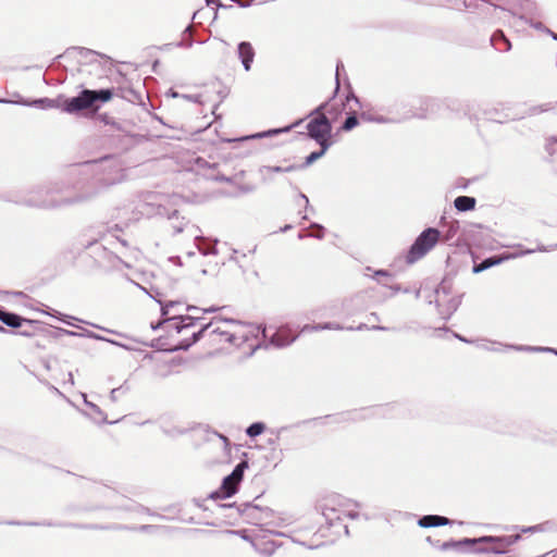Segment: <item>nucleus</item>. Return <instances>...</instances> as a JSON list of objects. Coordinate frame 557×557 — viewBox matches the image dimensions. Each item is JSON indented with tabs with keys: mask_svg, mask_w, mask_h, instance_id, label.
<instances>
[{
	"mask_svg": "<svg viewBox=\"0 0 557 557\" xmlns=\"http://www.w3.org/2000/svg\"><path fill=\"white\" fill-rule=\"evenodd\" d=\"M198 315H173L164 319L152 329L163 327L171 339V349H188L206 332L212 327V323L202 325L198 331L194 330L195 322L200 320Z\"/></svg>",
	"mask_w": 557,
	"mask_h": 557,
	"instance_id": "1",
	"label": "nucleus"
},
{
	"mask_svg": "<svg viewBox=\"0 0 557 557\" xmlns=\"http://www.w3.org/2000/svg\"><path fill=\"white\" fill-rule=\"evenodd\" d=\"M361 505L350 498L342 495H330L321 504L322 515L326 523L331 527H337L335 534L348 535V527L343 523L345 518L358 519Z\"/></svg>",
	"mask_w": 557,
	"mask_h": 557,
	"instance_id": "2",
	"label": "nucleus"
},
{
	"mask_svg": "<svg viewBox=\"0 0 557 557\" xmlns=\"http://www.w3.org/2000/svg\"><path fill=\"white\" fill-rule=\"evenodd\" d=\"M227 533L237 535L244 541L249 542L255 552L263 557H271L280 546L273 540L269 539V535L286 536L284 532L275 531L273 528L231 530L227 531Z\"/></svg>",
	"mask_w": 557,
	"mask_h": 557,
	"instance_id": "3",
	"label": "nucleus"
},
{
	"mask_svg": "<svg viewBox=\"0 0 557 557\" xmlns=\"http://www.w3.org/2000/svg\"><path fill=\"white\" fill-rule=\"evenodd\" d=\"M433 294L437 311L443 319H449L461 304L462 296L455 293L450 278H444ZM429 302L432 304L433 300L430 299Z\"/></svg>",
	"mask_w": 557,
	"mask_h": 557,
	"instance_id": "4",
	"label": "nucleus"
},
{
	"mask_svg": "<svg viewBox=\"0 0 557 557\" xmlns=\"http://www.w3.org/2000/svg\"><path fill=\"white\" fill-rule=\"evenodd\" d=\"M211 323L210 336L220 337V342L239 345L240 342H245L249 337L250 332L246 330L247 326L234 320L214 319Z\"/></svg>",
	"mask_w": 557,
	"mask_h": 557,
	"instance_id": "5",
	"label": "nucleus"
},
{
	"mask_svg": "<svg viewBox=\"0 0 557 557\" xmlns=\"http://www.w3.org/2000/svg\"><path fill=\"white\" fill-rule=\"evenodd\" d=\"M113 94L110 89L100 90H82L76 97L70 98L63 103V111L70 114L77 113L85 109L96 108L97 101L108 102L112 99Z\"/></svg>",
	"mask_w": 557,
	"mask_h": 557,
	"instance_id": "6",
	"label": "nucleus"
},
{
	"mask_svg": "<svg viewBox=\"0 0 557 557\" xmlns=\"http://www.w3.org/2000/svg\"><path fill=\"white\" fill-rule=\"evenodd\" d=\"M327 102L321 103L309 115H315L310 122L307 124L308 135L310 138L314 139L319 145L331 144V133H332V124L326 115L323 113V110L326 108Z\"/></svg>",
	"mask_w": 557,
	"mask_h": 557,
	"instance_id": "7",
	"label": "nucleus"
},
{
	"mask_svg": "<svg viewBox=\"0 0 557 557\" xmlns=\"http://www.w3.org/2000/svg\"><path fill=\"white\" fill-rule=\"evenodd\" d=\"M440 235V231L436 228L424 230L410 247L407 261L413 263L424 257L437 244Z\"/></svg>",
	"mask_w": 557,
	"mask_h": 557,
	"instance_id": "8",
	"label": "nucleus"
},
{
	"mask_svg": "<svg viewBox=\"0 0 557 557\" xmlns=\"http://www.w3.org/2000/svg\"><path fill=\"white\" fill-rule=\"evenodd\" d=\"M82 201L81 197L77 198H57L49 189H37L33 191L32 198L27 201L29 206L40 208H59L62 206L73 205Z\"/></svg>",
	"mask_w": 557,
	"mask_h": 557,
	"instance_id": "9",
	"label": "nucleus"
},
{
	"mask_svg": "<svg viewBox=\"0 0 557 557\" xmlns=\"http://www.w3.org/2000/svg\"><path fill=\"white\" fill-rule=\"evenodd\" d=\"M520 539V534L509 536H482L475 539V545L488 543L491 544V546H480L476 547L474 550L476 553L505 554L507 552V548L517 543Z\"/></svg>",
	"mask_w": 557,
	"mask_h": 557,
	"instance_id": "10",
	"label": "nucleus"
},
{
	"mask_svg": "<svg viewBox=\"0 0 557 557\" xmlns=\"http://www.w3.org/2000/svg\"><path fill=\"white\" fill-rule=\"evenodd\" d=\"M248 468L247 461L239 462L231 474L223 479L220 491L212 493V497L227 498L233 496L237 491V485L243 480L244 471Z\"/></svg>",
	"mask_w": 557,
	"mask_h": 557,
	"instance_id": "11",
	"label": "nucleus"
},
{
	"mask_svg": "<svg viewBox=\"0 0 557 557\" xmlns=\"http://www.w3.org/2000/svg\"><path fill=\"white\" fill-rule=\"evenodd\" d=\"M242 515L247 522L257 525V529H272L274 527H280V523H275L270 519L273 512L268 508L262 509L255 505H246Z\"/></svg>",
	"mask_w": 557,
	"mask_h": 557,
	"instance_id": "12",
	"label": "nucleus"
},
{
	"mask_svg": "<svg viewBox=\"0 0 557 557\" xmlns=\"http://www.w3.org/2000/svg\"><path fill=\"white\" fill-rule=\"evenodd\" d=\"M289 537L292 542L307 549H317L324 545L322 535L319 532H313L311 529L295 531Z\"/></svg>",
	"mask_w": 557,
	"mask_h": 557,
	"instance_id": "13",
	"label": "nucleus"
},
{
	"mask_svg": "<svg viewBox=\"0 0 557 557\" xmlns=\"http://www.w3.org/2000/svg\"><path fill=\"white\" fill-rule=\"evenodd\" d=\"M0 103H13V104H18V106H24V107H36V108H42V109L57 107L55 101L52 99H49V98H40V99L32 100V101L25 100V99H20V100L0 99Z\"/></svg>",
	"mask_w": 557,
	"mask_h": 557,
	"instance_id": "14",
	"label": "nucleus"
},
{
	"mask_svg": "<svg viewBox=\"0 0 557 557\" xmlns=\"http://www.w3.org/2000/svg\"><path fill=\"white\" fill-rule=\"evenodd\" d=\"M156 214L161 215V216H166L169 220L173 221L172 227L176 233L183 232L185 230V227L187 226V222L185 221L184 218H182L181 221H176V220H178L177 219L178 211L176 209H174L172 212H170L165 209V207L162 203L158 205V211L156 212Z\"/></svg>",
	"mask_w": 557,
	"mask_h": 557,
	"instance_id": "15",
	"label": "nucleus"
},
{
	"mask_svg": "<svg viewBox=\"0 0 557 557\" xmlns=\"http://www.w3.org/2000/svg\"><path fill=\"white\" fill-rule=\"evenodd\" d=\"M237 52L244 69L246 71H249L251 69V63L255 58V51L252 46L247 41H243L238 45Z\"/></svg>",
	"mask_w": 557,
	"mask_h": 557,
	"instance_id": "16",
	"label": "nucleus"
},
{
	"mask_svg": "<svg viewBox=\"0 0 557 557\" xmlns=\"http://www.w3.org/2000/svg\"><path fill=\"white\" fill-rule=\"evenodd\" d=\"M86 407L88 410H82L81 412L88 417L90 420H92L97 424H104L108 423V419L106 413L100 409L99 406L91 401H86Z\"/></svg>",
	"mask_w": 557,
	"mask_h": 557,
	"instance_id": "17",
	"label": "nucleus"
},
{
	"mask_svg": "<svg viewBox=\"0 0 557 557\" xmlns=\"http://www.w3.org/2000/svg\"><path fill=\"white\" fill-rule=\"evenodd\" d=\"M476 347L482 349V350H486V351L500 352V351H504L506 349L519 350L518 348L520 346L504 345V344H502L499 342L484 339V341L478 342L476 343ZM520 350L521 351H525L524 349H520Z\"/></svg>",
	"mask_w": 557,
	"mask_h": 557,
	"instance_id": "18",
	"label": "nucleus"
},
{
	"mask_svg": "<svg viewBox=\"0 0 557 557\" xmlns=\"http://www.w3.org/2000/svg\"><path fill=\"white\" fill-rule=\"evenodd\" d=\"M449 523L450 521L448 518L436 515L423 516L418 520V525L421 528L442 527Z\"/></svg>",
	"mask_w": 557,
	"mask_h": 557,
	"instance_id": "19",
	"label": "nucleus"
},
{
	"mask_svg": "<svg viewBox=\"0 0 557 557\" xmlns=\"http://www.w3.org/2000/svg\"><path fill=\"white\" fill-rule=\"evenodd\" d=\"M475 545V539H463L460 541H448L444 542L438 545V548L443 552L449 550V549H456L461 550L465 547H471Z\"/></svg>",
	"mask_w": 557,
	"mask_h": 557,
	"instance_id": "20",
	"label": "nucleus"
},
{
	"mask_svg": "<svg viewBox=\"0 0 557 557\" xmlns=\"http://www.w3.org/2000/svg\"><path fill=\"white\" fill-rule=\"evenodd\" d=\"M60 332L66 336H71V337H88V338H92V339H97V341H106L111 344L117 345L116 342H114L112 339H108V338H106L101 335H98L88 330H84V332L78 333V332H74V331H70V330H65V329H60Z\"/></svg>",
	"mask_w": 557,
	"mask_h": 557,
	"instance_id": "21",
	"label": "nucleus"
},
{
	"mask_svg": "<svg viewBox=\"0 0 557 557\" xmlns=\"http://www.w3.org/2000/svg\"><path fill=\"white\" fill-rule=\"evenodd\" d=\"M509 260V257H492L483 260L481 263L473 267V273H481L493 265L500 264L502 262Z\"/></svg>",
	"mask_w": 557,
	"mask_h": 557,
	"instance_id": "22",
	"label": "nucleus"
},
{
	"mask_svg": "<svg viewBox=\"0 0 557 557\" xmlns=\"http://www.w3.org/2000/svg\"><path fill=\"white\" fill-rule=\"evenodd\" d=\"M556 248H557V244L550 245V246L537 245L536 248L527 249V250H519V251L510 253V255H505L504 257H509V259H515V258H520V257L525 256V255L534 253L536 251H539V252L552 251V250H554Z\"/></svg>",
	"mask_w": 557,
	"mask_h": 557,
	"instance_id": "23",
	"label": "nucleus"
},
{
	"mask_svg": "<svg viewBox=\"0 0 557 557\" xmlns=\"http://www.w3.org/2000/svg\"><path fill=\"white\" fill-rule=\"evenodd\" d=\"M0 321L10 327H18L21 326L22 318L15 313L0 309Z\"/></svg>",
	"mask_w": 557,
	"mask_h": 557,
	"instance_id": "24",
	"label": "nucleus"
},
{
	"mask_svg": "<svg viewBox=\"0 0 557 557\" xmlns=\"http://www.w3.org/2000/svg\"><path fill=\"white\" fill-rule=\"evenodd\" d=\"M454 206L458 211H469L474 208L475 199L469 196H459L455 199Z\"/></svg>",
	"mask_w": 557,
	"mask_h": 557,
	"instance_id": "25",
	"label": "nucleus"
},
{
	"mask_svg": "<svg viewBox=\"0 0 557 557\" xmlns=\"http://www.w3.org/2000/svg\"><path fill=\"white\" fill-rule=\"evenodd\" d=\"M492 45L499 50L508 51L511 48L509 40L502 32H496L491 38Z\"/></svg>",
	"mask_w": 557,
	"mask_h": 557,
	"instance_id": "26",
	"label": "nucleus"
},
{
	"mask_svg": "<svg viewBox=\"0 0 557 557\" xmlns=\"http://www.w3.org/2000/svg\"><path fill=\"white\" fill-rule=\"evenodd\" d=\"M323 330H343V326L338 323H323V324H315V325H305L301 329V333H310V332H318Z\"/></svg>",
	"mask_w": 557,
	"mask_h": 557,
	"instance_id": "27",
	"label": "nucleus"
},
{
	"mask_svg": "<svg viewBox=\"0 0 557 557\" xmlns=\"http://www.w3.org/2000/svg\"><path fill=\"white\" fill-rule=\"evenodd\" d=\"M361 119L364 121L373 122V123H377V124L397 123L400 121L399 119L387 117L384 115L372 116V115H368L366 113L361 114Z\"/></svg>",
	"mask_w": 557,
	"mask_h": 557,
	"instance_id": "28",
	"label": "nucleus"
},
{
	"mask_svg": "<svg viewBox=\"0 0 557 557\" xmlns=\"http://www.w3.org/2000/svg\"><path fill=\"white\" fill-rule=\"evenodd\" d=\"M320 147H321V149L319 151L311 152L306 158V162H305L306 166L312 164L314 161H317L318 159L323 157L325 154V152L327 151V149L331 147V144L320 145Z\"/></svg>",
	"mask_w": 557,
	"mask_h": 557,
	"instance_id": "29",
	"label": "nucleus"
},
{
	"mask_svg": "<svg viewBox=\"0 0 557 557\" xmlns=\"http://www.w3.org/2000/svg\"><path fill=\"white\" fill-rule=\"evenodd\" d=\"M295 168L293 165L290 166H287V168H282V166H262L260 168L259 172L260 174L265 177L267 175H269L270 173H281V172H290L293 171Z\"/></svg>",
	"mask_w": 557,
	"mask_h": 557,
	"instance_id": "30",
	"label": "nucleus"
},
{
	"mask_svg": "<svg viewBox=\"0 0 557 557\" xmlns=\"http://www.w3.org/2000/svg\"><path fill=\"white\" fill-rule=\"evenodd\" d=\"M264 429L265 425L262 422H255L247 428L246 434L250 437H256L260 435Z\"/></svg>",
	"mask_w": 557,
	"mask_h": 557,
	"instance_id": "31",
	"label": "nucleus"
},
{
	"mask_svg": "<svg viewBox=\"0 0 557 557\" xmlns=\"http://www.w3.org/2000/svg\"><path fill=\"white\" fill-rule=\"evenodd\" d=\"M301 123V120L297 121L296 123L289 125V126H286V127H283V128H277V129H270L268 132H264L263 134H260L258 135L259 137H264V136H272V135H275V134H280V133H287L289 132L294 126L298 125Z\"/></svg>",
	"mask_w": 557,
	"mask_h": 557,
	"instance_id": "32",
	"label": "nucleus"
},
{
	"mask_svg": "<svg viewBox=\"0 0 557 557\" xmlns=\"http://www.w3.org/2000/svg\"><path fill=\"white\" fill-rule=\"evenodd\" d=\"M187 311L191 312L190 315H198L200 317L199 313H211V312H215L218 310V308L215 307H209V308H205V309H200L198 307H195V306H188L186 308Z\"/></svg>",
	"mask_w": 557,
	"mask_h": 557,
	"instance_id": "33",
	"label": "nucleus"
},
{
	"mask_svg": "<svg viewBox=\"0 0 557 557\" xmlns=\"http://www.w3.org/2000/svg\"><path fill=\"white\" fill-rule=\"evenodd\" d=\"M357 125H358V119H357L355 115H350V116H348V117L345 120V122H344V124H343L342 128H343L344 131H351V129H352L355 126H357Z\"/></svg>",
	"mask_w": 557,
	"mask_h": 557,
	"instance_id": "34",
	"label": "nucleus"
},
{
	"mask_svg": "<svg viewBox=\"0 0 557 557\" xmlns=\"http://www.w3.org/2000/svg\"><path fill=\"white\" fill-rule=\"evenodd\" d=\"M518 349H524L525 351H547V352H554L555 355H557V350H555L553 348H547V347L528 346V347H519Z\"/></svg>",
	"mask_w": 557,
	"mask_h": 557,
	"instance_id": "35",
	"label": "nucleus"
},
{
	"mask_svg": "<svg viewBox=\"0 0 557 557\" xmlns=\"http://www.w3.org/2000/svg\"><path fill=\"white\" fill-rule=\"evenodd\" d=\"M182 99H185L187 101H190V102H195V103H201V95H187V94H182Z\"/></svg>",
	"mask_w": 557,
	"mask_h": 557,
	"instance_id": "36",
	"label": "nucleus"
},
{
	"mask_svg": "<svg viewBox=\"0 0 557 557\" xmlns=\"http://www.w3.org/2000/svg\"><path fill=\"white\" fill-rule=\"evenodd\" d=\"M175 306H180L178 302H174V301H170L165 305H162L161 306V312H162V315H168L170 313V308H173Z\"/></svg>",
	"mask_w": 557,
	"mask_h": 557,
	"instance_id": "37",
	"label": "nucleus"
},
{
	"mask_svg": "<svg viewBox=\"0 0 557 557\" xmlns=\"http://www.w3.org/2000/svg\"><path fill=\"white\" fill-rule=\"evenodd\" d=\"M293 341H294V338H293V339H290V341H288V342H281V341H280V335H278V334H275V335L272 337L271 343H272L273 345L277 346V347H282V346H286V345L290 344Z\"/></svg>",
	"mask_w": 557,
	"mask_h": 557,
	"instance_id": "38",
	"label": "nucleus"
},
{
	"mask_svg": "<svg viewBox=\"0 0 557 557\" xmlns=\"http://www.w3.org/2000/svg\"><path fill=\"white\" fill-rule=\"evenodd\" d=\"M391 276H392V274L388 271L377 270L374 272L372 277L377 280L379 283H381V281L379 280L380 277H391Z\"/></svg>",
	"mask_w": 557,
	"mask_h": 557,
	"instance_id": "39",
	"label": "nucleus"
},
{
	"mask_svg": "<svg viewBox=\"0 0 557 557\" xmlns=\"http://www.w3.org/2000/svg\"><path fill=\"white\" fill-rule=\"evenodd\" d=\"M533 28L537 29V30H541V32H544V33H550V29L545 27L541 22H536V23H531L530 24Z\"/></svg>",
	"mask_w": 557,
	"mask_h": 557,
	"instance_id": "40",
	"label": "nucleus"
},
{
	"mask_svg": "<svg viewBox=\"0 0 557 557\" xmlns=\"http://www.w3.org/2000/svg\"><path fill=\"white\" fill-rule=\"evenodd\" d=\"M541 530H542V527H541V525H533V527L522 528V529H521V532H522V533H527V532H537V531H541Z\"/></svg>",
	"mask_w": 557,
	"mask_h": 557,
	"instance_id": "41",
	"label": "nucleus"
},
{
	"mask_svg": "<svg viewBox=\"0 0 557 557\" xmlns=\"http://www.w3.org/2000/svg\"><path fill=\"white\" fill-rule=\"evenodd\" d=\"M121 388H113L110 393V398L112 401H116L117 399V392L120 391Z\"/></svg>",
	"mask_w": 557,
	"mask_h": 557,
	"instance_id": "42",
	"label": "nucleus"
},
{
	"mask_svg": "<svg viewBox=\"0 0 557 557\" xmlns=\"http://www.w3.org/2000/svg\"><path fill=\"white\" fill-rule=\"evenodd\" d=\"M207 5L215 4L216 7H223L220 0H206Z\"/></svg>",
	"mask_w": 557,
	"mask_h": 557,
	"instance_id": "43",
	"label": "nucleus"
},
{
	"mask_svg": "<svg viewBox=\"0 0 557 557\" xmlns=\"http://www.w3.org/2000/svg\"><path fill=\"white\" fill-rule=\"evenodd\" d=\"M299 199L305 203L306 207L309 205V199L307 198L306 195L300 194Z\"/></svg>",
	"mask_w": 557,
	"mask_h": 557,
	"instance_id": "44",
	"label": "nucleus"
},
{
	"mask_svg": "<svg viewBox=\"0 0 557 557\" xmlns=\"http://www.w3.org/2000/svg\"><path fill=\"white\" fill-rule=\"evenodd\" d=\"M67 382L70 383V385H74V377L72 372L67 373Z\"/></svg>",
	"mask_w": 557,
	"mask_h": 557,
	"instance_id": "45",
	"label": "nucleus"
},
{
	"mask_svg": "<svg viewBox=\"0 0 557 557\" xmlns=\"http://www.w3.org/2000/svg\"><path fill=\"white\" fill-rule=\"evenodd\" d=\"M169 95L173 98H181L182 97V94H178L176 91H173V90H170Z\"/></svg>",
	"mask_w": 557,
	"mask_h": 557,
	"instance_id": "46",
	"label": "nucleus"
},
{
	"mask_svg": "<svg viewBox=\"0 0 557 557\" xmlns=\"http://www.w3.org/2000/svg\"><path fill=\"white\" fill-rule=\"evenodd\" d=\"M389 288H391L395 294H396V293H399V292L401 290V288H400L398 285H396V286H391Z\"/></svg>",
	"mask_w": 557,
	"mask_h": 557,
	"instance_id": "47",
	"label": "nucleus"
},
{
	"mask_svg": "<svg viewBox=\"0 0 557 557\" xmlns=\"http://www.w3.org/2000/svg\"><path fill=\"white\" fill-rule=\"evenodd\" d=\"M371 330L386 331L387 329L384 326H372Z\"/></svg>",
	"mask_w": 557,
	"mask_h": 557,
	"instance_id": "48",
	"label": "nucleus"
},
{
	"mask_svg": "<svg viewBox=\"0 0 557 557\" xmlns=\"http://www.w3.org/2000/svg\"><path fill=\"white\" fill-rule=\"evenodd\" d=\"M456 337H457L458 339H460L461 342H465V343H472L471 341H468V339H466V338L461 337L460 335H456Z\"/></svg>",
	"mask_w": 557,
	"mask_h": 557,
	"instance_id": "49",
	"label": "nucleus"
},
{
	"mask_svg": "<svg viewBox=\"0 0 557 557\" xmlns=\"http://www.w3.org/2000/svg\"><path fill=\"white\" fill-rule=\"evenodd\" d=\"M547 34H548V35H550V36H552V38H553L554 40H556V41H557V34H555V33H554V32H552V30H550V33H547Z\"/></svg>",
	"mask_w": 557,
	"mask_h": 557,
	"instance_id": "50",
	"label": "nucleus"
},
{
	"mask_svg": "<svg viewBox=\"0 0 557 557\" xmlns=\"http://www.w3.org/2000/svg\"><path fill=\"white\" fill-rule=\"evenodd\" d=\"M82 398H83V401H84L85 405H86V401H89L87 399V395L85 393H82Z\"/></svg>",
	"mask_w": 557,
	"mask_h": 557,
	"instance_id": "51",
	"label": "nucleus"
},
{
	"mask_svg": "<svg viewBox=\"0 0 557 557\" xmlns=\"http://www.w3.org/2000/svg\"><path fill=\"white\" fill-rule=\"evenodd\" d=\"M82 398H83V401H84L85 405H86V401H89L87 399V395L85 393H82Z\"/></svg>",
	"mask_w": 557,
	"mask_h": 557,
	"instance_id": "52",
	"label": "nucleus"
},
{
	"mask_svg": "<svg viewBox=\"0 0 557 557\" xmlns=\"http://www.w3.org/2000/svg\"><path fill=\"white\" fill-rule=\"evenodd\" d=\"M177 200H180V198H178L177 196H173V197L171 198V201H172V203H174V205L176 203V201H177Z\"/></svg>",
	"mask_w": 557,
	"mask_h": 557,
	"instance_id": "53",
	"label": "nucleus"
},
{
	"mask_svg": "<svg viewBox=\"0 0 557 557\" xmlns=\"http://www.w3.org/2000/svg\"><path fill=\"white\" fill-rule=\"evenodd\" d=\"M366 327H367V326H366L364 324H360V325L357 327V330H363V329H366Z\"/></svg>",
	"mask_w": 557,
	"mask_h": 557,
	"instance_id": "54",
	"label": "nucleus"
},
{
	"mask_svg": "<svg viewBox=\"0 0 557 557\" xmlns=\"http://www.w3.org/2000/svg\"><path fill=\"white\" fill-rule=\"evenodd\" d=\"M140 511L149 512L148 509H145L144 507L139 508Z\"/></svg>",
	"mask_w": 557,
	"mask_h": 557,
	"instance_id": "55",
	"label": "nucleus"
},
{
	"mask_svg": "<svg viewBox=\"0 0 557 557\" xmlns=\"http://www.w3.org/2000/svg\"><path fill=\"white\" fill-rule=\"evenodd\" d=\"M317 238H321L322 237V234L320 233H317V235H314Z\"/></svg>",
	"mask_w": 557,
	"mask_h": 557,
	"instance_id": "56",
	"label": "nucleus"
},
{
	"mask_svg": "<svg viewBox=\"0 0 557 557\" xmlns=\"http://www.w3.org/2000/svg\"><path fill=\"white\" fill-rule=\"evenodd\" d=\"M416 297L419 298L420 297V290H417L416 292Z\"/></svg>",
	"mask_w": 557,
	"mask_h": 557,
	"instance_id": "57",
	"label": "nucleus"
},
{
	"mask_svg": "<svg viewBox=\"0 0 557 557\" xmlns=\"http://www.w3.org/2000/svg\"><path fill=\"white\" fill-rule=\"evenodd\" d=\"M339 86V83H338V79L336 78V89L338 88Z\"/></svg>",
	"mask_w": 557,
	"mask_h": 557,
	"instance_id": "58",
	"label": "nucleus"
},
{
	"mask_svg": "<svg viewBox=\"0 0 557 557\" xmlns=\"http://www.w3.org/2000/svg\"><path fill=\"white\" fill-rule=\"evenodd\" d=\"M0 331H1V332H4V331H5V329H4L3 326H0Z\"/></svg>",
	"mask_w": 557,
	"mask_h": 557,
	"instance_id": "59",
	"label": "nucleus"
}]
</instances>
